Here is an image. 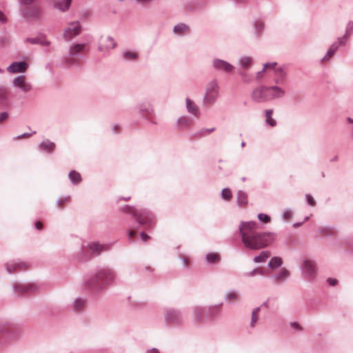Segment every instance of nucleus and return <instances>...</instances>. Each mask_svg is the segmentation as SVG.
<instances>
[{
    "mask_svg": "<svg viewBox=\"0 0 353 353\" xmlns=\"http://www.w3.org/2000/svg\"><path fill=\"white\" fill-rule=\"evenodd\" d=\"M219 96V85L216 81H210L206 86L203 103L211 105L214 103Z\"/></svg>",
    "mask_w": 353,
    "mask_h": 353,
    "instance_id": "obj_4",
    "label": "nucleus"
},
{
    "mask_svg": "<svg viewBox=\"0 0 353 353\" xmlns=\"http://www.w3.org/2000/svg\"><path fill=\"white\" fill-rule=\"evenodd\" d=\"M252 63V59L250 57H243L240 59V65L243 69H248Z\"/></svg>",
    "mask_w": 353,
    "mask_h": 353,
    "instance_id": "obj_34",
    "label": "nucleus"
},
{
    "mask_svg": "<svg viewBox=\"0 0 353 353\" xmlns=\"http://www.w3.org/2000/svg\"><path fill=\"white\" fill-rule=\"evenodd\" d=\"M111 245V244H100L96 241L88 243L85 245H82L80 256H78L77 260L79 261H87L93 256H98L102 252L109 250Z\"/></svg>",
    "mask_w": 353,
    "mask_h": 353,
    "instance_id": "obj_3",
    "label": "nucleus"
},
{
    "mask_svg": "<svg viewBox=\"0 0 353 353\" xmlns=\"http://www.w3.org/2000/svg\"><path fill=\"white\" fill-rule=\"evenodd\" d=\"M306 199L307 203L311 206H314L316 205V201L314 199L310 194H306Z\"/></svg>",
    "mask_w": 353,
    "mask_h": 353,
    "instance_id": "obj_43",
    "label": "nucleus"
},
{
    "mask_svg": "<svg viewBox=\"0 0 353 353\" xmlns=\"http://www.w3.org/2000/svg\"><path fill=\"white\" fill-rule=\"evenodd\" d=\"M70 200H71V198L70 196L60 198L57 201L58 208H65L70 202Z\"/></svg>",
    "mask_w": 353,
    "mask_h": 353,
    "instance_id": "obj_36",
    "label": "nucleus"
},
{
    "mask_svg": "<svg viewBox=\"0 0 353 353\" xmlns=\"http://www.w3.org/2000/svg\"><path fill=\"white\" fill-rule=\"evenodd\" d=\"M327 282L330 285L335 286L338 283V280L333 278H328Z\"/></svg>",
    "mask_w": 353,
    "mask_h": 353,
    "instance_id": "obj_46",
    "label": "nucleus"
},
{
    "mask_svg": "<svg viewBox=\"0 0 353 353\" xmlns=\"http://www.w3.org/2000/svg\"><path fill=\"white\" fill-rule=\"evenodd\" d=\"M81 31V26L79 21H72L70 23L63 31V38L70 41L74 37L79 35Z\"/></svg>",
    "mask_w": 353,
    "mask_h": 353,
    "instance_id": "obj_7",
    "label": "nucleus"
},
{
    "mask_svg": "<svg viewBox=\"0 0 353 353\" xmlns=\"http://www.w3.org/2000/svg\"><path fill=\"white\" fill-rule=\"evenodd\" d=\"M302 223H303V222H295L292 225V227L294 228H299V227H301L302 225Z\"/></svg>",
    "mask_w": 353,
    "mask_h": 353,
    "instance_id": "obj_58",
    "label": "nucleus"
},
{
    "mask_svg": "<svg viewBox=\"0 0 353 353\" xmlns=\"http://www.w3.org/2000/svg\"><path fill=\"white\" fill-rule=\"evenodd\" d=\"M290 272L286 269H281L280 272L272 276V279L276 283H283L288 279Z\"/></svg>",
    "mask_w": 353,
    "mask_h": 353,
    "instance_id": "obj_17",
    "label": "nucleus"
},
{
    "mask_svg": "<svg viewBox=\"0 0 353 353\" xmlns=\"http://www.w3.org/2000/svg\"><path fill=\"white\" fill-rule=\"evenodd\" d=\"M164 319L169 324L180 325L183 322V316L181 312L174 308L164 309Z\"/></svg>",
    "mask_w": 353,
    "mask_h": 353,
    "instance_id": "obj_5",
    "label": "nucleus"
},
{
    "mask_svg": "<svg viewBox=\"0 0 353 353\" xmlns=\"http://www.w3.org/2000/svg\"><path fill=\"white\" fill-rule=\"evenodd\" d=\"M205 261L208 264H218L221 261V256L216 252H208L205 255Z\"/></svg>",
    "mask_w": 353,
    "mask_h": 353,
    "instance_id": "obj_19",
    "label": "nucleus"
},
{
    "mask_svg": "<svg viewBox=\"0 0 353 353\" xmlns=\"http://www.w3.org/2000/svg\"><path fill=\"white\" fill-rule=\"evenodd\" d=\"M173 31L177 34H187L190 31V28L185 23H179L174 27Z\"/></svg>",
    "mask_w": 353,
    "mask_h": 353,
    "instance_id": "obj_21",
    "label": "nucleus"
},
{
    "mask_svg": "<svg viewBox=\"0 0 353 353\" xmlns=\"http://www.w3.org/2000/svg\"><path fill=\"white\" fill-rule=\"evenodd\" d=\"M349 120H350V121H351L352 123H353V121H352V120H350V119H349Z\"/></svg>",
    "mask_w": 353,
    "mask_h": 353,
    "instance_id": "obj_61",
    "label": "nucleus"
},
{
    "mask_svg": "<svg viewBox=\"0 0 353 353\" xmlns=\"http://www.w3.org/2000/svg\"><path fill=\"white\" fill-rule=\"evenodd\" d=\"M215 130L214 128H203L200 130L199 134L200 136H206L210 134L211 132H212Z\"/></svg>",
    "mask_w": 353,
    "mask_h": 353,
    "instance_id": "obj_42",
    "label": "nucleus"
},
{
    "mask_svg": "<svg viewBox=\"0 0 353 353\" xmlns=\"http://www.w3.org/2000/svg\"><path fill=\"white\" fill-rule=\"evenodd\" d=\"M186 106L189 112L197 116L199 114V109L196 104L190 99H186Z\"/></svg>",
    "mask_w": 353,
    "mask_h": 353,
    "instance_id": "obj_24",
    "label": "nucleus"
},
{
    "mask_svg": "<svg viewBox=\"0 0 353 353\" xmlns=\"http://www.w3.org/2000/svg\"><path fill=\"white\" fill-rule=\"evenodd\" d=\"M69 179L74 184L79 183L82 180L81 174L75 170H72L70 172Z\"/></svg>",
    "mask_w": 353,
    "mask_h": 353,
    "instance_id": "obj_29",
    "label": "nucleus"
},
{
    "mask_svg": "<svg viewBox=\"0 0 353 353\" xmlns=\"http://www.w3.org/2000/svg\"><path fill=\"white\" fill-rule=\"evenodd\" d=\"M221 305H222V303H221L219 305H210L208 307V315H210L211 316H216L219 312L220 307Z\"/></svg>",
    "mask_w": 353,
    "mask_h": 353,
    "instance_id": "obj_35",
    "label": "nucleus"
},
{
    "mask_svg": "<svg viewBox=\"0 0 353 353\" xmlns=\"http://www.w3.org/2000/svg\"><path fill=\"white\" fill-rule=\"evenodd\" d=\"M30 136H31V134L24 133V134L17 137V139H26V138H29Z\"/></svg>",
    "mask_w": 353,
    "mask_h": 353,
    "instance_id": "obj_52",
    "label": "nucleus"
},
{
    "mask_svg": "<svg viewBox=\"0 0 353 353\" xmlns=\"http://www.w3.org/2000/svg\"><path fill=\"white\" fill-rule=\"evenodd\" d=\"M260 224L256 222H241L239 225V234L243 245L251 250L263 248L274 242L276 234L260 232Z\"/></svg>",
    "mask_w": 353,
    "mask_h": 353,
    "instance_id": "obj_1",
    "label": "nucleus"
},
{
    "mask_svg": "<svg viewBox=\"0 0 353 353\" xmlns=\"http://www.w3.org/2000/svg\"><path fill=\"white\" fill-rule=\"evenodd\" d=\"M6 21V17H5L4 14L0 11V21L5 22Z\"/></svg>",
    "mask_w": 353,
    "mask_h": 353,
    "instance_id": "obj_56",
    "label": "nucleus"
},
{
    "mask_svg": "<svg viewBox=\"0 0 353 353\" xmlns=\"http://www.w3.org/2000/svg\"><path fill=\"white\" fill-rule=\"evenodd\" d=\"M28 68V64L25 62H14L12 63L7 70L10 73L23 72Z\"/></svg>",
    "mask_w": 353,
    "mask_h": 353,
    "instance_id": "obj_15",
    "label": "nucleus"
},
{
    "mask_svg": "<svg viewBox=\"0 0 353 353\" xmlns=\"http://www.w3.org/2000/svg\"><path fill=\"white\" fill-rule=\"evenodd\" d=\"M116 43L112 37L102 36L99 40V48L101 51H108L115 47Z\"/></svg>",
    "mask_w": 353,
    "mask_h": 353,
    "instance_id": "obj_13",
    "label": "nucleus"
},
{
    "mask_svg": "<svg viewBox=\"0 0 353 353\" xmlns=\"http://www.w3.org/2000/svg\"><path fill=\"white\" fill-rule=\"evenodd\" d=\"M341 41H339L338 43H334L328 50L326 55L324 57L323 60H327L329 59L337 50L339 46L340 45Z\"/></svg>",
    "mask_w": 353,
    "mask_h": 353,
    "instance_id": "obj_33",
    "label": "nucleus"
},
{
    "mask_svg": "<svg viewBox=\"0 0 353 353\" xmlns=\"http://www.w3.org/2000/svg\"><path fill=\"white\" fill-rule=\"evenodd\" d=\"M293 218V212L291 210H286L283 214V219L290 220Z\"/></svg>",
    "mask_w": 353,
    "mask_h": 353,
    "instance_id": "obj_44",
    "label": "nucleus"
},
{
    "mask_svg": "<svg viewBox=\"0 0 353 353\" xmlns=\"http://www.w3.org/2000/svg\"><path fill=\"white\" fill-rule=\"evenodd\" d=\"M221 197L225 201H230L232 194L229 188H224L221 192Z\"/></svg>",
    "mask_w": 353,
    "mask_h": 353,
    "instance_id": "obj_40",
    "label": "nucleus"
},
{
    "mask_svg": "<svg viewBox=\"0 0 353 353\" xmlns=\"http://www.w3.org/2000/svg\"><path fill=\"white\" fill-rule=\"evenodd\" d=\"M12 83L14 87L20 89L25 93L30 92L32 88L31 83L27 81L26 77L24 75H20L14 78Z\"/></svg>",
    "mask_w": 353,
    "mask_h": 353,
    "instance_id": "obj_12",
    "label": "nucleus"
},
{
    "mask_svg": "<svg viewBox=\"0 0 353 353\" xmlns=\"http://www.w3.org/2000/svg\"><path fill=\"white\" fill-rule=\"evenodd\" d=\"M137 1H139L140 3H148L152 1V0H136Z\"/></svg>",
    "mask_w": 353,
    "mask_h": 353,
    "instance_id": "obj_60",
    "label": "nucleus"
},
{
    "mask_svg": "<svg viewBox=\"0 0 353 353\" xmlns=\"http://www.w3.org/2000/svg\"><path fill=\"white\" fill-rule=\"evenodd\" d=\"M277 65V63L276 62H274V63H265L263 66V70H266L268 69H274L275 70V72L277 73V74H282L283 73V71L281 68H279V69H276L275 68V66Z\"/></svg>",
    "mask_w": 353,
    "mask_h": 353,
    "instance_id": "obj_39",
    "label": "nucleus"
},
{
    "mask_svg": "<svg viewBox=\"0 0 353 353\" xmlns=\"http://www.w3.org/2000/svg\"><path fill=\"white\" fill-rule=\"evenodd\" d=\"M72 0H62L54 3V7L58 10L64 12L67 10L71 3Z\"/></svg>",
    "mask_w": 353,
    "mask_h": 353,
    "instance_id": "obj_22",
    "label": "nucleus"
},
{
    "mask_svg": "<svg viewBox=\"0 0 353 353\" xmlns=\"http://www.w3.org/2000/svg\"><path fill=\"white\" fill-rule=\"evenodd\" d=\"M40 14V10L37 7H28L24 10V15L28 17H37Z\"/></svg>",
    "mask_w": 353,
    "mask_h": 353,
    "instance_id": "obj_23",
    "label": "nucleus"
},
{
    "mask_svg": "<svg viewBox=\"0 0 353 353\" xmlns=\"http://www.w3.org/2000/svg\"><path fill=\"white\" fill-rule=\"evenodd\" d=\"M26 41L31 43V44H34L37 42V40L36 39H26Z\"/></svg>",
    "mask_w": 353,
    "mask_h": 353,
    "instance_id": "obj_57",
    "label": "nucleus"
},
{
    "mask_svg": "<svg viewBox=\"0 0 353 353\" xmlns=\"http://www.w3.org/2000/svg\"><path fill=\"white\" fill-rule=\"evenodd\" d=\"M268 90L270 100L274 98L282 97L285 94V92L279 87H268Z\"/></svg>",
    "mask_w": 353,
    "mask_h": 353,
    "instance_id": "obj_18",
    "label": "nucleus"
},
{
    "mask_svg": "<svg viewBox=\"0 0 353 353\" xmlns=\"http://www.w3.org/2000/svg\"><path fill=\"white\" fill-rule=\"evenodd\" d=\"M7 95V91L5 88H1L0 89V97L3 99Z\"/></svg>",
    "mask_w": 353,
    "mask_h": 353,
    "instance_id": "obj_50",
    "label": "nucleus"
},
{
    "mask_svg": "<svg viewBox=\"0 0 353 353\" xmlns=\"http://www.w3.org/2000/svg\"><path fill=\"white\" fill-rule=\"evenodd\" d=\"M28 264L20 261H10L6 263V268L9 274L25 270L28 268Z\"/></svg>",
    "mask_w": 353,
    "mask_h": 353,
    "instance_id": "obj_11",
    "label": "nucleus"
},
{
    "mask_svg": "<svg viewBox=\"0 0 353 353\" xmlns=\"http://www.w3.org/2000/svg\"><path fill=\"white\" fill-rule=\"evenodd\" d=\"M85 305V299L81 297H78L73 301L71 305V308L75 312H81L84 310Z\"/></svg>",
    "mask_w": 353,
    "mask_h": 353,
    "instance_id": "obj_16",
    "label": "nucleus"
},
{
    "mask_svg": "<svg viewBox=\"0 0 353 353\" xmlns=\"http://www.w3.org/2000/svg\"><path fill=\"white\" fill-rule=\"evenodd\" d=\"M258 218L259 221H270V217L265 214H259L258 215Z\"/></svg>",
    "mask_w": 353,
    "mask_h": 353,
    "instance_id": "obj_45",
    "label": "nucleus"
},
{
    "mask_svg": "<svg viewBox=\"0 0 353 353\" xmlns=\"http://www.w3.org/2000/svg\"><path fill=\"white\" fill-rule=\"evenodd\" d=\"M85 49V45L84 44H75L73 46L71 47L70 53L72 56H75L79 52H83Z\"/></svg>",
    "mask_w": 353,
    "mask_h": 353,
    "instance_id": "obj_31",
    "label": "nucleus"
},
{
    "mask_svg": "<svg viewBox=\"0 0 353 353\" xmlns=\"http://www.w3.org/2000/svg\"><path fill=\"white\" fill-rule=\"evenodd\" d=\"M116 279L117 276L114 270L109 267H101L97 268L90 278L85 280L84 285L95 292H100L108 285H113Z\"/></svg>",
    "mask_w": 353,
    "mask_h": 353,
    "instance_id": "obj_2",
    "label": "nucleus"
},
{
    "mask_svg": "<svg viewBox=\"0 0 353 353\" xmlns=\"http://www.w3.org/2000/svg\"><path fill=\"white\" fill-rule=\"evenodd\" d=\"M41 148H42L44 150H46L48 152H50V151H52L54 149L55 145L52 142H50L49 141H43L41 144Z\"/></svg>",
    "mask_w": 353,
    "mask_h": 353,
    "instance_id": "obj_37",
    "label": "nucleus"
},
{
    "mask_svg": "<svg viewBox=\"0 0 353 353\" xmlns=\"http://www.w3.org/2000/svg\"><path fill=\"white\" fill-rule=\"evenodd\" d=\"M135 234H136V232L135 231H134V230L130 231L128 232V239H132L134 236Z\"/></svg>",
    "mask_w": 353,
    "mask_h": 353,
    "instance_id": "obj_54",
    "label": "nucleus"
},
{
    "mask_svg": "<svg viewBox=\"0 0 353 353\" xmlns=\"http://www.w3.org/2000/svg\"><path fill=\"white\" fill-rule=\"evenodd\" d=\"M282 263H283V261H282L281 258L274 256V257H272L270 260V261L268 264V266L272 269H276V268L281 267Z\"/></svg>",
    "mask_w": 353,
    "mask_h": 353,
    "instance_id": "obj_27",
    "label": "nucleus"
},
{
    "mask_svg": "<svg viewBox=\"0 0 353 353\" xmlns=\"http://www.w3.org/2000/svg\"><path fill=\"white\" fill-rule=\"evenodd\" d=\"M35 0H20L21 3L26 5L32 4Z\"/></svg>",
    "mask_w": 353,
    "mask_h": 353,
    "instance_id": "obj_53",
    "label": "nucleus"
},
{
    "mask_svg": "<svg viewBox=\"0 0 353 353\" xmlns=\"http://www.w3.org/2000/svg\"><path fill=\"white\" fill-rule=\"evenodd\" d=\"M140 236L142 241L144 242L147 241L150 239V236L143 232L140 233Z\"/></svg>",
    "mask_w": 353,
    "mask_h": 353,
    "instance_id": "obj_49",
    "label": "nucleus"
},
{
    "mask_svg": "<svg viewBox=\"0 0 353 353\" xmlns=\"http://www.w3.org/2000/svg\"><path fill=\"white\" fill-rule=\"evenodd\" d=\"M181 261L183 262V266L184 268H188V260L186 259V258H182L181 259Z\"/></svg>",
    "mask_w": 353,
    "mask_h": 353,
    "instance_id": "obj_55",
    "label": "nucleus"
},
{
    "mask_svg": "<svg viewBox=\"0 0 353 353\" xmlns=\"http://www.w3.org/2000/svg\"><path fill=\"white\" fill-rule=\"evenodd\" d=\"M301 270L307 279H312L316 271L315 263L309 259L304 260L301 265Z\"/></svg>",
    "mask_w": 353,
    "mask_h": 353,
    "instance_id": "obj_9",
    "label": "nucleus"
},
{
    "mask_svg": "<svg viewBox=\"0 0 353 353\" xmlns=\"http://www.w3.org/2000/svg\"><path fill=\"white\" fill-rule=\"evenodd\" d=\"M273 110H265L266 123L272 127L276 125V121L272 118Z\"/></svg>",
    "mask_w": 353,
    "mask_h": 353,
    "instance_id": "obj_32",
    "label": "nucleus"
},
{
    "mask_svg": "<svg viewBox=\"0 0 353 353\" xmlns=\"http://www.w3.org/2000/svg\"><path fill=\"white\" fill-rule=\"evenodd\" d=\"M270 256V252L268 251H262L259 255L254 258L255 263H261L265 261Z\"/></svg>",
    "mask_w": 353,
    "mask_h": 353,
    "instance_id": "obj_28",
    "label": "nucleus"
},
{
    "mask_svg": "<svg viewBox=\"0 0 353 353\" xmlns=\"http://www.w3.org/2000/svg\"><path fill=\"white\" fill-rule=\"evenodd\" d=\"M290 327L296 330H302L301 326L298 323L296 322H292L290 323Z\"/></svg>",
    "mask_w": 353,
    "mask_h": 353,
    "instance_id": "obj_47",
    "label": "nucleus"
},
{
    "mask_svg": "<svg viewBox=\"0 0 353 353\" xmlns=\"http://www.w3.org/2000/svg\"><path fill=\"white\" fill-rule=\"evenodd\" d=\"M8 117V114L7 112H1L0 113V123L4 121Z\"/></svg>",
    "mask_w": 353,
    "mask_h": 353,
    "instance_id": "obj_48",
    "label": "nucleus"
},
{
    "mask_svg": "<svg viewBox=\"0 0 353 353\" xmlns=\"http://www.w3.org/2000/svg\"><path fill=\"white\" fill-rule=\"evenodd\" d=\"M256 274H260L263 276L265 274L264 270H262L261 268H256L252 271L247 272L245 274V276L248 277H252L254 276Z\"/></svg>",
    "mask_w": 353,
    "mask_h": 353,
    "instance_id": "obj_38",
    "label": "nucleus"
},
{
    "mask_svg": "<svg viewBox=\"0 0 353 353\" xmlns=\"http://www.w3.org/2000/svg\"><path fill=\"white\" fill-rule=\"evenodd\" d=\"M259 312H260L259 307H256L252 310V314H251V321H250V325L251 327H254L256 323L258 322L259 319Z\"/></svg>",
    "mask_w": 353,
    "mask_h": 353,
    "instance_id": "obj_26",
    "label": "nucleus"
},
{
    "mask_svg": "<svg viewBox=\"0 0 353 353\" xmlns=\"http://www.w3.org/2000/svg\"><path fill=\"white\" fill-rule=\"evenodd\" d=\"M35 228L38 230H41L43 228V222H35Z\"/></svg>",
    "mask_w": 353,
    "mask_h": 353,
    "instance_id": "obj_51",
    "label": "nucleus"
},
{
    "mask_svg": "<svg viewBox=\"0 0 353 353\" xmlns=\"http://www.w3.org/2000/svg\"><path fill=\"white\" fill-rule=\"evenodd\" d=\"M0 334L5 339L14 340L19 336L20 330L14 325L2 324L0 325Z\"/></svg>",
    "mask_w": 353,
    "mask_h": 353,
    "instance_id": "obj_6",
    "label": "nucleus"
},
{
    "mask_svg": "<svg viewBox=\"0 0 353 353\" xmlns=\"http://www.w3.org/2000/svg\"><path fill=\"white\" fill-rule=\"evenodd\" d=\"M264 71H265V70H263L262 71L257 72V74H256V77H257V78H259H259H261V77H263V72Z\"/></svg>",
    "mask_w": 353,
    "mask_h": 353,
    "instance_id": "obj_59",
    "label": "nucleus"
},
{
    "mask_svg": "<svg viewBox=\"0 0 353 353\" xmlns=\"http://www.w3.org/2000/svg\"><path fill=\"white\" fill-rule=\"evenodd\" d=\"M14 293L16 295L23 294L29 292H34L38 287L34 283H16L12 285Z\"/></svg>",
    "mask_w": 353,
    "mask_h": 353,
    "instance_id": "obj_10",
    "label": "nucleus"
},
{
    "mask_svg": "<svg viewBox=\"0 0 353 353\" xmlns=\"http://www.w3.org/2000/svg\"><path fill=\"white\" fill-rule=\"evenodd\" d=\"M252 99L259 103L270 100L268 87L259 86L254 88L252 92Z\"/></svg>",
    "mask_w": 353,
    "mask_h": 353,
    "instance_id": "obj_8",
    "label": "nucleus"
},
{
    "mask_svg": "<svg viewBox=\"0 0 353 353\" xmlns=\"http://www.w3.org/2000/svg\"><path fill=\"white\" fill-rule=\"evenodd\" d=\"M214 67L216 70H222L225 72H232L234 68L230 63L221 59H215L214 61Z\"/></svg>",
    "mask_w": 353,
    "mask_h": 353,
    "instance_id": "obj_14",
    "label": "nucleus"
},
{
    "mask_svg": "<svg viewBox=\"0 0 353 353\" xmlns=\"http://www.w3.org/2000/svg\"><path fill=\"white\" fill-rule=\"evenodd\" d=\"M193 318L196 322H200L203 318V311L199 306H195L192 308Z\"/></svg>",
    "mask_w": 353,
    "mask_h": 353,
    "instance_id": "obj_25",
    "label": "nucleus"
},
{
    "mask_svg": "<svg viewBox=\"0 0 353 353\" xmlns=\"http://www.w3.org/2000/svg\"><path fill=\"white\" fill-rule=\"evenodd\" d=\"M123 57L126 59H135L137 57V54L134 52H126L124 53Z\"/></svg>",
    "mask_w": 353,
    "mask_h": 353,
    "instance_id": "obj_41",
    "label": "nucleus"
},
{
    "mask_svg": "<svg viewBox=\"0 0 353 353\" xmlns=\"http://www.w3.org/2000/svg\"><path fill=\"white\" fill-rule=\"evenodd\" d=\"M239 299V292L234 290H230L225 292L224 299L226 301L235 302Z\"/></svg>",
    "mask_w": 353,
    "mask_h": 353,
    "instance_id": "obj_20",
    "label": "nucleus"
},
{
    "mask_svg": "<svg viewBox=\"0 0 353 353\" xmlns=\"http://www.w3.org/2000/svg\"><path fill=\"white\" fill-rule=\"evenodd\" d=\"M237 202L241 206H245L248 203V196L243 191H239L237 194Z\"/></svg>",
    "mask_w": 353,
    "mask_h": 353,
    "instance_id": "obj_30",
    "label": "nucleus"
}]
</instances>
